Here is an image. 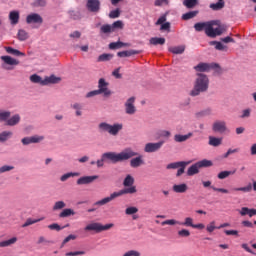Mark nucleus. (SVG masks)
Wrapping results in <instances>:
<instances>
[{
    "label": "nucleus",
    "instance_id": "1",
    "mask_svg": "<svg viewBox=\"0 0 256 256\" xmlns=\"http://www.w3.org/2000/svg\"><path fill=\"white\" fill-rule=\"evenodd\" d=\"M123 186L125 187L124 189L111 193L110 196L97 201L95 205H107V203H111V201H114V199H117V197H123V195H133L137 193V186H135V178L131 176V174H128L125 177L123 181Z\"/></svg>",
    "mask_w": 256,
    "mask_h": 256
},
{
    "label": "nucleus",
    "instance_id": "2",
    "mask_svg": "<svg viewBox=\"0 0 256 256\" xmlns=\"http://www.w3.org/2000/svg\"><path fill=\"white\" fill-rule=\"evenodd\" d=\"M137 156V152L133 151V148H126L120 153L106 152L103 153L100 160L96 161L98 168L105 165V161H111V163H121L123 161H129L133 157Z\"/></svg>",
    "mask_w": 256,
    "mask_h": 256
},
{
    "label": "nucleus",
    "instance_id": "3",
    "mask_svg": "<svg viewBox=\"0 0 256 256\" xmlns=\"http://www.w3.org/2000/svg\"><path fill=\"white\" fill-rule=\"evenodd\" d=\"M194 29L197 32L205 31L207 37L215 38L219 35H223L225 28L219 25V21H208V22H198L194 25Z\"/></svg>",
    "mask_w": 256,
    "mask_h": 256
},
{
    "label": "nucleus",
    "instance_id": "4",
    "mask_svg": "<svg viewBox=\"0 0 256 256\" xmlns=\"http://www.w3.org/2000/svg\"><path fill=\"white\" fill-rule=\"evenodd\" d=\"M207 91H209V77L203 73H197L190 96L199 97L201 93H207Z\"/></svg>",
    "mask_w": 256,
    "mask_h": 256
},
{
    "label": "nucleus",
    "instance_id": "5",
    "mask_svg": "<svg viewBox=\"0 0 256 256\" xmlns=\"http://www.w3.org/2000/svg\"><path fill=\"white\" fill-rule=\"evenodd\" d=\"M99 131L102 133H108L112 137H117L120 131H123V125L121 123L109 124L107 122H102L98 125Z\"/></svg>",
    "mask_w": 256,
    "mask_h": 256
},
{
    "label": "nucleus",
    "instance_id": "6",
    "mask_svg": "<svg viewBox=\"0 0 256 256\" xmlns=\"http://www.w3.org/2000/svg\"><path fill=\"white\" fill-rule=\"evenodd\" d=\"M95 95H103V97H111V90L109 89V82L104 78H100L98 81V90L88 92L86 97H95Z\"/></svg>",
    "mask_w": 256,
    "mask_h": 256
},
{
    "label": "nucleus",
    "instance_id": "7",
    "mask_svg": "<svg viewBox=\"0 0 256 256\" xmlns=\"http://www.w3.org/2000/svg\"><path fill=\"white\" fill-rule=\"evenodd\" d=\"M114 227L113 223L103 225L99 222H91L84 228L86 232H93V233H103V231H109Z\"/></svg>",
    "mask_w": 256,
    "mask_h": 256
},
{
    "label": "nucleus",
    "instance_id": "8",
    "mask_svg": "<svg viewBox=\"0 0 256 256\" xmlns=\"http://www.w3.org/2000/svg\"><path fill=\"white\" fill-rule=\"evenodd\" d=\"M203 167H213V162L207 159L200 160L188 168L187 175L193 177V175H197L199 169H203Z\"/></svg>",
    "mask_w": 256,
    "mask_h": 256
},
{
    "label": "nucleus",
    "instance_id": "9",
    "mask_svg": "<svg viewBox=\"0 0 256 256\" xmlns=\"http://www.w3.org/2000/svg\"><path fill=\"white\" fill-rule=\"evenodd\" d=\"M187 165H191V161L172 162L166 166V169H178L176 177H181L185 173Z\"/></svg>",
    "mask_w": 256,
    "mask_h": 256
},
{
    "label": "nucleus",
    "instance_id": "10",
    "mask_svg": "<svg viewBox=\"0 0 256 256\" xmlns=\"http://www.w3.org/2000/svg\"><path fill=\"white\" fill-rule=\"evenodd\" d=\"M162 227H165V225H182L183 227H194L195 224H193V218L191 217H186L184 219V222H181L179 220L175 219H169L165 220L161 223Z\"/></svg>",
    "mask_w": 256,
    "mask_h": 256
},
{
    "label": "nucleus",
    "instance_id": "11",
    "mask_svg": "<svg viewBox=\"0 0 256 256\" xmlns=\"http://www.w3.org/2000/svg\"><path fill=\"white\" fill-rule=\"evenodd\" d=\"M164 141L159 142H148L144 146L145 153H157V151L161 150V147L164 145Z\"/></svg>",
    "mask_w": 256,
    "mask_h": 256
},
{
    "label": "nucleus",
    "instance_id": "12",
    "mask_svg": "<svg viewBox=\"0 0 256 256\" xmlns=\"http://www.w3.org/2000/svg\"><path fill=\"white\" fill-rule=\"evenodd\" d=\"M86 9L90 13H99V11H101V1L86 0Z\"/></svg>",
    "mask_w": 256,
    "mask_h": 256
},
{
    "label": "nucleus",
    "instance_id": "13",
    "mask_svg": "<svg viewBox=\"0 0 256 256\" xmlns=\"http://www.w3.org/2000/svg\"><path fill=\"white\" fill-rule=\"evenodd\" d=\"M212 131L214 133H227V122L223 121V120H216L213 124H212Z\"/></svg>",
    "mask_w": 256,
    "mask_h": 256
},
{
    "label": "nucleus",
    "instance_id": "14",
    "mask_svg": "<svg viewBox=\"0 0 256 256\" xmlns=\"http://www.w3.org/2000/svg\"><path fill=\"white\" fill-rule=\"evenodd\" d=\"M125 112L127 115H135V113H137V108H135V97H130L125 102Z\"/></svg>",
    "mask_w": 256,
    "mask_h": 256
},
{
    "label": "nucleus",
    "instance_id": "15",
    "mask_svg": "<svg viewBox=\"0 0 256 256\" xmlns=\"http://www.w3.org/2000/svg\"><path fill=\"white\" fill-rule=\"evenodd\" d=\"M26 23L28 25H31L33 23L41 25L43 24V17H41V15H39L38 13H31L26 17Z\"/></svg>",
    "mask_w": 256,
    "mask_h": 256
},
{
    "label": "nucleus",
    "instance_id": "16",
    "mask_svg": "<svg viewBox=\"0 0 256 256\" xmlns=\"http://www.w3.org/2000/svg\"><path fill=\"white\" fill-rule=\"evenodd\" d=\"M45 137L43 136H31V137H24L21 140L22 145H31V143H41Z\"/></svg>",
    "mask_w": 256,
    "mask_h": 256
},
{
    "label": "nucleus",
    "instance_id": "17",
    "mask_svg": "<svg viewBox=\"0 0 256 256\" xmlns=\"http://www.w3.org/2000/svg\"><path fill=\"white\" fill-rule=\"evenodd\" d=\"M1 122H5L8 127H15V125H19L21 122V116L19 114H15L12 117L10 116L6 120H0Z\"/></svg>",
    "mask_w": 256,
    "mask_h": 256
},
{
    "label": "nucleus",
    "instance_id": "18",
    "mask_svg": "<svg viewBox=\"0 0 256 256\" xmlns=\"http://www.w3.org/2000/svg\"><path fill=\"white\" fill-rule=\"evenodd\" d=\"M141 165H145V161H143V156L137 153L136 157L130 160V166L133 169H137V167H141Z\"/></svg>",
    "mask_w": 256,
    "mask_h": 256
},
{
    "label": "nucleus",
    "instance_id": "19",
    "mask_svg": "<svg viewBox=\"0 0 256 256\" xmlns=\"http://www.w3.org/2000/svg\"><path fill=\"white\" fill-rule=\"evenodd\" d=\"M96 179H99V176L94 175V176H84L80 177L77 180V185H89V183H93Z\"/></svg>",
    "mask_w": 256,
    "mask_h": 256
},
{
    "label": "nucleus",
    "instance_id": "20",
    "mask_svg": "<svg viewBox=\"0 0 256 256\" xmlns=\"http://www.w3.org/2000/svg\"><path fill=\"white\" fill-rule=\"evenodd\" d=\"M233 191H242V193H251L252 191H256V181L252 183H248L244 187L233 188Z\"/></svg>",
    "mask_w": 256,
    "mask_h": 256
},
{
    "label": "nucleus",
    "instance_id": "21",
    "mask_svg": "<svg viewBox=\"0 0 256 256\" xmlns=\"http://www.w3.org/2000/svg\"><path fill=\"white\" fill-rule=\"evenodd\" d=\"M239 213H240L241 217H245L246 215H248V217H255L256 209L255 208L242 207L239 210Z\"/></svg>",
    "mask_w": 256,
    "mask_h": 256
},
{
    "label": "nucleus",
    "instance_id": "22",
    "mask_svg": "<svg viewBox=\"0 0 256 256\" xmlns=\"http://www.w3.org/2000/svg\"><path fill=\"white\" fill-rule=\"evenodd\" d=\"M61 81L60 77H56L55 75H51L49 77H45V79L42 82V85H55Z\"/></svg>",
    "mask_w": 256,
    "mask_h": 256
},
{
    "label": "nucleus",
    "instance_id": "23",
    "mask_svg": "<svg viewBox=\"0 0 256 256\" xmlns=\"http://www.w3.org/2000/svg\"><path fill=\"white\" fill-rule=\"evenodd\" d=\"M19 18H20L19 11L14 10L9 13V21L11 25H17V23H19Z\"/></svg>",
    "mask_w": 256,
    "mask_h": 256
},
{
    "label": "nucleus",
    "instance_id": "24",
    "mask_svg": "<svg viewBox=\"0 0 256 256\" xmlns=\"http://www.w3.org/2000/svg\"><path fill=\"white\" fill-rule=\"evenodd\" d=\"M191 137H193V133L191 132L186 135L176 134L174 136V141H176V143H184V141H187V139H191Z\"/></svg>",
    "mask_w": 256,
    "mask_h": 256
},
{
    "label": "nucleus",
    "instance_id": "25",
    "mask_svg": "<svg viewBox=\"0 0 256 256\" xmlns=\"http://www.w3.org/2000/svg\"><path fill=\"white\" fill-rule=\"evenodd\" d=\"M0 59L5 63V65H19V60L11 56H1Z\"/></svg>",
    "mask_w": 256,
    "mask_h": 256
},
{
    "label": "nucleus",
    "instance_id": "26",
    "mask_svg": "<svg viewBox=\"0 0 256 256\" xmlns=\"http://www.w3.org/2000/svg\"><path fill=\"white\" fill-rule=\"evenodd\" d=\"M195 71L198 73H205L211 69V65L208 63H199L198 65L194 66Z\"/></svg>",
    "mask_w": 256,
    "mask_h": 256
},
{
    "label": "nucleus",
    "instance_id": "27",
    "mask_svg": "<svg viewBox=\"0 0 256 256\" xmlns=\"http://www.w3.org/2000/svg\"><path fill=\"white\" fill-rule=\"evenodd\" d=\"M5 51L9 53V55H14L15 57H25V53L14 49L13 47L6 46Z\"/></svg>",
    "mask_w": 256,
    "mask_h": 256
},
{
    "label": "nucleus",
    "instance_id": "28",
    "mask_svg": "<svg viewBox=\"0 0 256 256\" xmlns=\"http://www.w3.org/2000/svg\"><path fill=\"white\" fill-rule=\"evenodd\" d=\"M71 109L75 110L76 117H81L83 115V105L79 102H75L74 104H71Z\"/></svg>",
    "mask_w": 256,
    "mask_h": 256
},
{
    "label": "nucleus",
    "instance_id": "29",
    "mask_svg": "<svg viewBox=\"0 0 256 256\" xmlns=\"http://www.w3.org/2000/svg\"><path fill=\"white\" fill-rule=\"evenodd\" d=\"M203 187H211L214 191H217L218 193H229V190L225 188H217L215 186H211V181H203L202 182Z\"/></svg>",
    "mask_w": 256,
    "mask_h": 256
},
{
    "label": "nucleus",
    "instance_id": "30",
    "mask_svg": "<svg viewBox=\"0 0 256 256\" xmlns=\"http://www.w3.org/2000/svg\"><path fill=\"white\" fill-rule=\"evenodd\" d=\"M111 33H114L111 24H104L100 27V35H111Z\"/></svg>",
    "mask_w": 256,
    "mask_h": 256
},
{
    "label": "nucleus",
    "instance_id": "31",
    "mask_svg": "<svg viewBox=\"0 0 256 256\" xmlns=\"http://www.w3.org/2000/svg\"><path fill=\"white\" fill-rule=\"evenodd\" d=\"M174 193H186L187 192V184L185 183H182V184H175L173 187H172Z\"/></svg>",
    "mask_w": 256,
    "mask_h": 256
},
{
    "label": "nucleus",
    "instance_id": "32",
    "mask_svg": "<svg viewBox=\"0 0 256 256\" xmlns=\"http://www.w3.org/2000/svg\"><path fill=\"white\" fill-rule=\"evenodd\" d=\"M131 44L129 43H124V42H121V41H118V42H111L109 44V49H121L122 47H130Z\"/></svg>",
    "mask_w": 256,
    "mask_h": 256
},
{
    "label": "nucleus",
    "instance_id": "33",
    "mask_svg": "<svg viewBox=\"0 0 256 256\" xmlns=\"http://www.w3.org/2000/svg\"><path fill=\"white\" fill-rule=\"evenodd\" d=\"M170 53H173L174 55H183L185 53V46H173L169 48Z\"/></svg>",
    "mask_w": 256,
    "mask_h": 256
},
{
    "label": "nucleus",
    "instance_id": "34",
    "mask_svg": "<svg viewBox=\"0 0 256 256\" xmlns=\"http://www.w3.org/2000/svg\"><path fill=\"white\" fill-rule=\"evenodd\" d=\"M16 243H17V237H12L8 240L1 241L0 248L11 247V245H15Z\"/></svg>",
    "mask_w": 256,
    "mask_h": 256
},
{
    "label": "nucleus",
    "instance_id": "35",
    "mask_svg": "<svg viewBox=\"0 0 256 256\" xmlns=\"http://www.w3.org/2000/svg\"><path fill=\"white\" fill-rule=\"evenodd\" d=\"M71 215H75V211L71 208H65L62 210V212L59 214V217L61 219H65V217H71Z\"/></svg>",
    "mask_w": 256,
    "mask_h": 256
},
{
    "label": "nucleus",
    "instance_id": "36",
    "mask_svg": "<svg viewBox=\"0 0 256 256\" xmlns=\"http://www.w3.org/2000/svg\"><path fill=\"white\" fill-rule=\"evenodd\" d=\"M210 45H214L216 51H227V46H225L223 43L219 41H211Z\"/></svg>",
    "mask_w": 256,
    "mask_h": 256
},
{
    "label": "nucleus",
    "instance_id": "37",
    "mask_svg": "<svg viewBox=\"0 0 256 256\" xmlns=\"http://www.w3.org/2000/svg\"><path fill=\"white\" fill-rule=\"evenodd\" d=\"M10 137H13V132L11 131H3L0 133V143H5L7 139H10Z\"/></svg>",
    "mask_w": 256,
    "mask_h": 256
},
{
    "label": "nucleus",
    "instance_id": "38",
    "mask_svg": "<svg viewBox=\"0 0 256 256\" xmlns=\"http://www.w3.org/2000/svg\"><path fill=\"white\" fill-rule=\"evenodd\" d=\"M71 177H79V173L77 172H68L60 177V181L62 183H65L68 179H71Z\"/></svg>",
    "mask_w": 256,
    "mask_h": 256
},
{
    "label": "nucleus",
    "instance_id": "39",
    "mask_svg": "<svg viewBox=\"0 0 256 256\" xmlns=\"http://www.w3.org/2000/svg\"><path fill=\"white\" fill-rule=\"evenodd\" d=\"M199 14V11H190L182 15L183 21H189V19H193L194 17H197Z\"/></svg>",
    "mask_w": 256,
    "mask_h": 256
},
{
    "label": "nucleus",
    "instance_id": "40",
    "mask_svg": "<svg viewBox=\"0 0 256 256\" xmlns=\"http://www.w3.org/2000/svg\"><path fill=\"white\" fill-rule=\"evenodd\" d=\"M149 43L150 45H165V38L152 37Z\"/></svg>",
    "mask_w": 256,
    "mask_h": 256
},
{
    "label": "nucleus",
    "instance_id": "41",
    "mask_svg": "<svg viewBox=\"0 0 256 256\" xmlns=\"http://www.w3.org/2000/svg\"><path fill=\"white\" fill-rule=\"evenodd\" d=\"M43 219L45 218H38V219H31V218H28L26 220V222L22 225L23 228L25 227H29L30 225H35V223H39L40 221H43Z\"/></svg>",
    "mask_w": 256,
    "mask_h": 256
},
{
    "label": "nucleus",
    "instance_id": "42",
    "mask_svg": "<svg viewBox=\"0 0 256 256\" xmlns=\"http://www.w3.org/2000/svg\"><path fill=\"white\" fill-rule=\"evenodd\" d=\"M221 138H217V137H213L210 136L209 137V145H211L212 147H219V145H221Z\"/></svg>",
    "mask_w": 256,
    "mask_h": 256
},
{
    "label": "nucleus",
    "instance_id": "43",
    "mask_svg": "<svg viewBox=\"0 0 256 256\" xmlns=\"http://www.w3.org/2000/svg\"><path fill=\"white\" fill-rule=\"evenodd\" d=\"M223 7H225V2H217L210 4V9H212V11H221Z\"/></svg>",
    "mask_w": 256,
    "mask_h": 256
},
{
    "label": "nucleus",
    "instance_id": "44",
    "mask_svg": "<svg viewBox=\"0 0 256 256\" xmlns=\"http://www.w3.org/2000/svg\"><path fill=\"white\" fill-rule=\"evenodd\" d=\"M198 3V0H184L183 6L187 7V9H193V7H196Z\"/></svg>",
    "mask_w": 256,
    "mask_h": 256
},
{
    "label": "nucleus",
    "instance_id": "45",
    "mask_svg": "<svg viewBox=\"0 0 256 256\" xmlns=\"http://www.w3.org/2000/svg\"><path fill=\"white\" fill-rule=\"evenodd\" d=\"M236 171H222L218 174V179H227L230 175H235Z\"/></svg>",
    "mask_w": 256,
    "mask_h": 256
},
{
    "label": "nucleus",
    "instance_id": "46",
    "mask_svg": "<svg viewBox=\"0 0 256 256\" xmlns=\"http://www.w3.org/2000/svg\"><path fill=\"white\" fill-rule=\"evenodd\" d=\"M31 83H38L39 85H43V78L37 74H33L30 76Z\"/></svg>",
    "mask_w": 256,
    "mask_h": 256
},
{
    "label": "nucleus",
    "instance_id": "47",
    "mask_svg": "<svg viewBox=\"0 0 256 256\" xmlns=\"http://www.w3.org/2000/svg\"><path fill=\"white\" fill-rule=\"evenodd\" d=\"M18 39L19 41H27V39H29V34L25 30H19Z\"/></svg>",
    "mask_w": 256,
    "mask_h": 256
},
{
    "label": "nucleus",
    "instance_id": "48",
    "mask_svg": "<svg viewBox=\"0 0 256 256\" xmlns=\"http://www.w3.org/2000/svg\"><path fill=\"white\" fill-rule=\"evenodd\" d=\"M213 113V110L211 108H206L204 110H201L196 114L197 117H207Z\"/></svg>",
    "mask_w": 256,
    "mask_h": 256
},
{
    "label": "nucleus",
    "instance_id": "49",
    "mask_svg": "<svg viewBox=\"0 0 256 256\" xmlns=\"http://www.w3.org/2000/svg\"><path fill=\"white\" fill-rule=\"evenodd\" d=\"M125 25L123 24V21L117 20L114 23L111 24L112 31L115 33L116 29H123Z\"/></svg>",
    "mask_w": 256,
    "mask_h": 256
},
{
    "label": "nucleus",
    "instance_id": "50",
    "mask_svg": "<svg viewBox=\"0 0 256 256\" xmlns=\"http://www.w3.org/2000/svg\"><path fill=\"white\" fill-rule=\"evenodd\" d=\"M113 59L112 54L104 53L98 57V62L101 63L103 61H111Z\"/></svg>",
    "mask_w": 256,
    "mask_h": 256
},
{
    "label": "nucleus",
    "instance_id": "51",
    "mask_svg": "<svg viewBox=\"0 0 256 256\" xmlns=\"http://www.w3.org/2000/svg\"><path fill=\"white\" fill-rule=\"evenodd\" d=\"M67 207V204H65L63 201H57L54 203L53 211H59L61 209H65Z\"/></svg>",
    "mask_w": 256,
    "mask_h": 256
},
{
    "label": "nucleus",
    "instance_id": "52",
    "mask_svg": "<svg viewBox=\"0 0 256 256\" xmlns=\"http://www.w3.org/2000/svg\"><path fill=\"white\" fill-rule=\"evenodd\" d=\"M11 115V111L0 110V121H7Z\"/></svg>",
    "mask_w": 256,
    "mask_h": 256
},
{
    "label": "nucleus",
    "instance_id": "53",
    "mask_svg": "<svg viewBox=\"0 0 256 256\" xmlns=\"http://www.w3.org/2000/svg\"><path fill=\"white\" fill-rule=\"evenodd\" d=\"M138 212H139V209L135 206H130L125 210L126 215H135V213H138Z\"/></svg>",
    "mask_w": 256,
    "mask_h": 256
},
{
    "label": "nucleus",
    "instance_id": "54",
    "mask_svg": "<svg viewBox=\"0 0 256 256\" xmlns=\"http://www.w3.org/2000/svg\"><path fill=\"white\" fill-rule=\"evenodd\" d=\"M249 117H251V109L247 108V109L242 110L240 119H249Z\"/></svg>",
    "mask_w": 256,
    "mask_h": 256
},
{
    "label": "nucleus",
    "instance_id": "55",
    "mask_svg": "<svg viewBox=\"0 0 256 256\" xmlns=\"http://www.w3.org/2000/svg\"><path fill=\"white\" fill-rule=\"evenodd\" d=\"M77 239V236L70 234L68 235L62 242L61 248L65 247L66 243H69V241H75Z\"/></svg>",
    "mask_w": 256,
    "mask_h": 256
},
{
    "label": "nucleus",
    "instance_id": "56",
    "mask_svg": "<svg viewBox=\"0 0 256 256\" xmlns=\"http://www.w3.org/2000/svg\"><path fill=\"white\" fill-rule=\"evenodd\" d=\"M215 229H219V226H215V221L210 222L206 227V231L208 233H213Z\"/></svg>",
    "mask_w": 256,
    "mask_h": 256
},
{
    "label": "nucleus",
    "instance_id": "57",
    "mask_svg": "<svg viewBox=\"0 0 256 256\" xmlns=\"http://www.w3.org/2000/svg\"><path fill=\"white\" fill-rule=\"evenodd\" d=\"M47 0H34L33 7H45Z\"/></svg>",
    "mask_w": 256,
    "mask_h": 256
},
{
    "label": "nucleus",
    "instance_id": "58",
    "mask_svg": "<svg viewBox=\"0 0 256 256\" xmlns=\"http://www.w3.org/2000/svg\"><path fill=\"white\" fill-rule=\"evenodd\" d=\"M155 7H163V5H169V0H155Z\"/></svg>",
    "mask_w": 256,
    "mask_h": 256
},
{
    "label": "nucleus",
    "instance_id": "59",
    "mask_svg": "<svg viewBox=\"0 0 256 256\" xmlns=\"http://www.w3.org/2000/svg\"><path fill=\"white\" fill-rule=\"evenodd\" d=\"M120 15H121V12L119 11V9L112 10V11L109 13L110 19H117Z\"/></svg>",
    "mask_w": 256,
    "mask_h": 256
},
{
    "label": "nucleus",
    "instance_id": "60",
    "mask_svg": "<svg viewBox=\"0 0 256 256\" xmlns=\"http://www.w3.org/2000/svg\"><path fill=\"white\" fill-rule=\"evenodd\" d=\"M48 229H51V231H61V229H65V227H60L59 224L54 223L48 225Z\"/></svg>",
    "mask_w": 256,
    "mask_h": 256
},
{
    "label": "nucleus",
    "instance_id": "61",
    "mask_svg": "<svg viewBox=\"0 0 256 256\" xmlns=\"http://www.w3.org/2000/svg\"><path fill=\"white\" fill-rule=\"evenodd\" d=\"M14 169H15V167H13V166L4 165V166L0 167V174L7 173V171H13Z\"/></svg>",
    "mask_w": 256,
    "mask_h": 256
},
{
    "label": "nucleus",
    "instance_id": "62",
    "mask_svg": "<svg viewBox=\"0 0 256 256\" xmlns=\"http://www.w3.org/2000/svg\"><path fill=\"white\" fill-rule=\"evenodd\" d=\"M191 235V232L187 229H182L178 231V236L179 237H189Z\"/></svg>",
    "mask_w": 256,
    "mask_h": 256
},
{
    "label": "nucleus",
    "instance_id": "63",
    "mask_svg": "<svg viewBox=\"0 0 256 256\" xmlns=\"http://www.w3.org/2000/svg\"><path fill=\"white\" fill-rule=\"evenodd\" d=\"M123 256H141V253L136 250H129L126 253L123 254Z\"/></svg>",
    "mask_w": 256,
    "mask_h": 256
},
{
    "label": "nucleus",
    "instance_id": "64",
    "mask_svg": "<svg viewBox=\"0 0 256 256\" xmlns=\"http://www.w3.org/2000/svg\"><path fill=\"white\" fill-rule=\"evenodd\" d=\"M65 255H66V256L85 255V251L68 252V253H66Z\"/></svg>",
    "mask_w": 256,
    "mask_h": 256
}]
</instances>
